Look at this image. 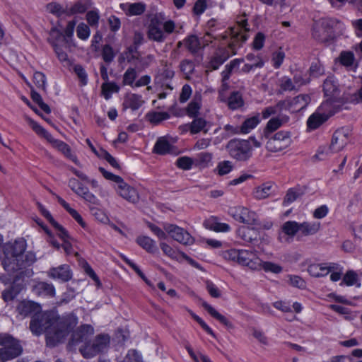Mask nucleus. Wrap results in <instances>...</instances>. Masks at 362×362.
<instances>
[{
  "mask_svg": "<svg viewBox=\"0 0 362 362\" xmlns=\"http://www.w3.org/2000/svg\"><path fill=\"white\" fill-rule=\"evenodd\" d=\"M18 310L24 315L34 313L30 329L35 335H40L45 332L47 344L49 346H54L63 341L65 336L78 323L77 317L73 314L63 321L54 320L50 317V313H40V305L33 301L21 302Z\"/></svg>",
  "mask_w": 362,
  "mask_h": 362,
  "instance_id": "nucleus-1",
  "label": "nucleus"
},
{
  "mask_svg": "<svg viewBox=\"0 0 362 362\" xmlns=\"http://www.w3.org/2000/svg\"><path fill=\"white\" fill-rule=\"evenodd\" d=\"M221 257L252 271H259L260 260L256 250L232 248L221 252Z\"/></svg>",
  "mask_w": 362,
  "mask_h": 362,
  "instance_id": "nucleus-2",
  "label": "nucleus"
},
{
  "mask_svg": "<svg viewBox=\"0 0 362 362\" xmlns=\"http://www.w3.org/2000/svg\"><path fill=\"white\" fill-rule=\"evenodd\" d=\"M148 228L160 240H165L168 234L174 240L185 245H191L194 243V238L188 231L176 225L165 223L163 229H161L154 224L149 223Z\"/></svg>",
  "mask_w": 362,
  "mask_h": 362,
  "instance_id": "nucleus-3",
  "label": "nucleus"
},
{
  "mask_svg": "<svg viewBox=\"0 0 362 362\" xmlns=\"http://www.w3.org/2000/svg\"><path fill=\"white\" fill-rule=\"evenodd\" d=\"M28 125L39 136L49 142L53 148L60 151L66 158L74 163L77 165H80V162L76 153L71 150L70 146L62 141L54 139L45 129H44L37 122L30 117H25Z\"/></svg>",
  "mask_w": 362,
  "mask_h": 362,
  "instance_id": "nucleus-4",
  "label": "nucleus"
},
{
  "mask_svg": "<svg viewBox=\"0 0 362 362\" xmlns=\"http://www.w3.org/2000/svg\"><path fill=\"white\" fill-rule=\"evenodd\" d=\"M28 125L39 136L49 142L53 148L60 151L66 158L74 163L77 165H80V162L76 153L71 150L70 146L62 141L54 139L45 129H44L37 122L30 117H25Z\"/></svg>",
  "mask_w": 362,
  "mask_h": 362,
  "instance_id": "nucleus-5",
  "label": "nucleus"
},
{
  "mask_svg": "<svg viewBox=\"0 0 362 362\" xmlns=\"http://www.w3.org/2000/svg\"><path fill=\"white\" fill-rule=\"evenodd\" d=\"M25 250V242L22 239L5 245V258L3 261L5 270L12 272L23 266V256Z\"/></svg>",
  "mask_w": 362,
  "mask_h": 362,
  "instance_id": "nucleus-6",
  "label": "nucleus"
},
{
  "mask_svg": "<svg viewBox=\"0 0 362 362\" xmlns=\"http://www.w3.org/2000/svg\"><path fill=\"white\" fill-rule=\"evenodd\" d=\"M247 21L245 19H242L236 26L231 28L228 33L224 35L220 34L218 36L221 35L223 40H227L226 43L231 50V54H235L236 47H240L247 40Z\"/></svg>",
  "mask_w": 362,
  "mask_h": 362,
  "instance_id": "nucleus-7",
  "label": "nucleus"
},
{
  "mask_svg": "<svg viewBox=\"0 0 362 362\" xmlns=\"http://www.w3.org/2000/svg\"><path fill=\"white\" fill-rule=\"evenodd\" d=\"M99 170L105 179L115 183L114 188L120 197L132 203H135L138 201L139 194L136 190L127 185L120 176L108 172L103 168H100Z\"/></svg>",
  "mask_w": 362,
  "mask_h": 362,
  "instance_id": "nucleus-8",
  "label": "nucleus"
},
{
  "mask_svg": "<svg viewBox=\"0 0 362 362\" xmlns=\"http://www.w3.org/2000/svg\"><path fill=\"white\" fill-rule=\"evenodd\" d=\"M0 362L11 360L22 352L19 342L6 334H0Z\"/></svg>",
  "mask_w": 362,
  "mask_h": 362,
  "instance_id": "nucleus-9",
  "label": "nucleus"
},
{
  "mask_svg": "<svg viewBox=\"0 0 362 362\" xmlns=\"http://www.w3.org/2000/svg\"><path fill=\"white\" fill-rule=\"evenodd\" d=\"M330 102L324 101L315 112L309 117L307 124L310 129H315L336 112Z\"/></svg>",
  "mask_w": 362,
  "mask_h": 362,
  "instance_id": "nucleus-10",
  "label": "nucleus"
},
{
  "mask_svg": "<svg viewBox=\"0 0 362 362\" xmlns=\"http://www.w3.org/2000/svg\"><path fill=\"white\" fill-rule=\"evenodd\" d=\"M42 214L47 219V221L54 227V232L63 242L62 247L66 254L73 252L72 238L69 236L68 232L57 221H54L48 210L43 207H40Z\"/></svg>",
  "mask_w": 362,
  "mask_h": 362,
  "instance_id": "nucleus-11",
  "label": "nucleus"
},
{
  "mask_svg": "<svg viewBox=\"0 0 362 362\" xmlns=\"http://www.w3.org/2000/svg\"><path fill=\"white\" fill-rule=\"evenodd\" d=\"M49 42L51 43L57 55L58 59L64 65L70 64L68 55L63 50V47H66L69 43L65 42L64 37L62 35L61 31L57 28H52L49 33Z\"/></svg>",
  "mask_w": 362,
  "mask_h": 362,
  "instance_id": "nucleus-12",
  "label": "nucleus"
},
{
  "mask_svg": "<svg viewBox=\"0 0 362 362\" xmlns=\"http://www.w3.org/2000/svg\"><path fill=\"white\" fill-rule=\"evenodd\" d=\"M227 148L230 156L238 160H246L251 156V147L247 141L232 140Z\"/></svg>",
  "mask_w": 362,
  "mask_h": 362,
  "instance_id": "nucleus-13",
  "label": "nucleus"
},
{
  "mask_svg": "<svg viewBox=\"0 0 362 362\" xmlns=\"http://www.w3.org/2000/svg\"><path fill=\"white\" fill-rule=\"evenodd\" d=\"M110 343L108 335H100L92 343L86 344L81 348V352L85 358H91L103 351Z\"/></svg>",
  "mask_w": 362,
  "mask_h": 362,
  "instance_id": "nucleus-14",
  "label": "nucleus"
},
{
  "mask_svg": "<svg viewBox=\"0 0 362 362\" xmlns=\"http://www.w3.org/2000/svg\"><path fill=\"white\" fill-rule=\"evenodd\" d=\"M228 214L236 221L246 225H256L257 222V214L248 209L241 206L229 209Z\"/></svg>",
  "mask_w": 362,
  "mask_h": 362,
  "instance_id": "nucleus-15",
  "label": "nucleus"
},
{
  "mask_svg": "<svg viewBox=\"0 0 362 362\" xmlns=\"http://www.w3.org/2000/svg\"><path fill=\"white\" fill-rule=\"evenodd\" d=\"M291 144V139L288 132H279L269 139L267 148L271 152H279L288 148Z\"/></svg>",
  "mask_w": 362,
  "mask_h": 362,
  "instance_id": "nucleus-16",
  "label": "nucleus"
},
{
  "mask_svg": "<svg viewBox=\"0 0 362 362\" xmlns=\"http://www.w3.org/2000/svg\"><path fill=\"white\" fill-rule=\"evenodd\" d=\"M350 131L348 128L337 129L333 135L331 148L334 152L341 151L349 143Z\"/></svg>",
  "mask_w": 362,
  "mask_h": 362,
  "instance_id": "nucleus-17",
  "label": "nucleus"
},
{
  "mask_svg": "<svg viewBox=\"0 0 362 362\" xmlns=\"http://www.w3.org/2000/svg\"><path fill=\"white\" fill-rule=\"evenodd\" d=\"M298 232H300L299 223L294 221H286L281 227L279 240L281 242L290 243Z\"/></svg>",
  "mask_w": 362,
  "mask_h": 362,
  "instance_id": "nucleus-18",
  "label": "nucleus"
},
{
  "mask_svg": "<svg viewBox=\"0 0 362 362\" xmlns=\"http://www.w3.org/2000/svg\"><path fill=\"white\" fill-rule=\"evenodd\" d=\"M323 89L325 92V95L327 97L325 101H329L332 104V107L335 110H337L338 105L336 104L337 103L338 94H337V84L334 78V77H328L325 81L324 82Z\"/></svg>",
  "mask_w": 362,
  "mask_h": 362,
  "instance_id": "nucleus-19",
  "label": "nucleus"
},
{
  "mask_svg": "<svg viewBox=\"0 0 362 362\" xmlns=\"http://www.w3.org/2000/svg\"><path fill=\"white\" fill-rule=\"evenodd\" d=\"M47 275L54 280L62 282L68 281L72 276L69 266L66 264L51 268L48 271Z\"/></svg>",
  "mask_w": 362,
  "mask_h": 362,
  "instance_id": "nucleus-20",
  "label": "nucleus"
},
{
  "mask_svg": "<svg viewBox=\"0 0 362 362\" xmlns=\"http://www.w3.org/2000/svg\"><path fill=\"white\" fill-rule=\"evenodd\" d=\"M310 98L305 95H300L292 100H286L284 103L285 108L291 112H296L304 109L308 104Z\"/></svg>",
  "mask_w": 362,
  "mask_h": 362,
  "instance_id": "nucleus-21",
  "label": "nucleus"
},
{
  "mask_svg": "<svg viewBox=\"0 0 362 362\" xmlns=\"http://www.w3.org/2000/svg\"><path fill=\"white\" fill-rule=\"evenodd\" d=\"M148 37L154 41L162 42L165 38L163 23L157 19H152L148 26Z\"/></svg>",
  "mask_w": 362,
  "mask_h": 362,
  "instance_id": "nucleus-22",
  "label": "nucleus"
},
{
  "mask_svg": "<svg viewBox=\"0 0 362 362\" xmlns=\"http://www.w3.org/2000/svg\"><path fill=\"white\" fill-rule=\"evenodd\" d=\"M203 225L205 228L216 233H226L230 230V227L228 223L219 222L215 216H211L206 219Z\"/></svg>",
  "mask_w": 362,
  "mask_h": 362,
  "instance_id": "nucleus-23",
  "label": "nucleus"
},
{
  "mask_svg": "<svg viewBox=\"0 0 362 362\" xmlns=\"http://www.w3.org/2000/svg\"><path fill=\"white\" fill-rule=\"evenodd\" d=\"M94 329L90 325H83L76 330L72 336L71 344H76L78 342L86 341L89 337L93 334Z\"/></svg>",
  "mask_w": 362,
  "mask_h": 362,
  "instance_id": "nucleus-24",
  "label": "nucleus"
},
{
  "mask_svg": "<svg viewBox=\"0 0 362 362\" xmlns=\"http://www.w3.org/2000/svg\"><path fill=\"white\" fill-rule=\"evenodd\" d=\"M330 263L312 264L308 268V272L313 277H324L329 274Z\"/></svg>",
  "mask_w": 362,
  "mask_h": 362,
  "instance_id": "nucleus-25",
  "label": "nucleus"
},
{
  "mask_svg": "<svg viewBox=\"0 0 362 362\" xmlns=\"http://www.w3.org/2000/svg\"><path fill=\"white\" fill-rule=\"evenodd\" d=\"M91 6L90 0H81L66 6V15L74 16L84 13Z\"/></svg>",
  "mask_w": 362,
  "mask_h": 362,
  "instance_id": "nucleus-26",
  "label": "nucleus"
},
{
  "mask_svg": "<svg viewBox=\"0 0 362 362\" xmlns=\"http://www.w3.org/2000/svg\"><path fill=\"white\" fill-rule=\"evenodd\" d=\"M121 9L129 16L141 15L145 11L146 6L144 4L138 3H124L120 4Z\"/></svg>",
  "mask_w": 362,
  "mask_h": 362,
  "instance_id": "nucleus-27",
  "label": "nucleus"
},
{
  "mask_svg": "<svg viewBox=\"0 0 362 362\" xmlns=\"http://www.w3.org/2000/svg\"><path fill=\"white\" fill-rule=\"evenodd\" d=\"M341 286H356L360 288L361 286V279L354 270H348L344 274L342 280L340 283Z\"/></svg>",
  "mask_w": 362,
  "mask_h": 362,
  "instance_id": "nucleus-28",
  "label": "nucleus"
},
{
  "mask_svg": "<svg viewBox=\"0 0 362 362\" xmlns=\"http://www.w3.org/2000/svg\"><path fill=\"white\" fill-rule=\"evenodd\" d=\"M58 202L64 208V209L71 216V217L83 228H86L87 224L83 219L81 214L74 208H72L69 203L60 197H57Z\"/></svg>",
  "mask_w": 362,
  "mask_h": 362,
  "instance_id": "nucleus-29",
  "label": "nucleus"
},
{
  "mask_svg": "<svg viewBox=\"0 0 362 362\" xmlns=\"http://www.w3.org/2000/svg\"><path fill=\"white\" fill-rule=\"evenodd\" d=\"M144 103L141 95L134 93H128L124 99L123 105L124 108H129L132 110H138Z\"/></svg>",
  "mask_w": 362,
  "mask_h": 362,
  "instance_id": "nucleus-30",
  "label": "nucleus"
},
{
  "mask_svg": "<svg viewBox=\"0 0 362 362\" xmlns=\"http://www.w3.org/2000/svg\"><path fill=\"white\" fill-rule=\"evenodd\" d=\"M160 247L163 254L172 259L182 262V257H184V252L180 251L176 248H173L166 243L160 240Z\"/></svg>",
  "mask_w": 362,
  "mask_h": 362,
  "instance_id": "nucleus-31",
  "label": "nucleus"
},
{
  "mask_svg": "<svg viewBox=\"0 0 362 362\" xmlns=\"http://www.w3.org/2000/svg\"><path fill=\"white\" fill-rule=\"evenodd\" d=\"M274 189V183L267 182L256 187L253 192V194L256 199H265L273 193Z\"/></svg>",
  "mask_w": 362,
  "mask_h": 362,
  "instance_id": "nucleus-32",
  "label": "nucleus"
},
{
  "mask_svg": "<svg viewBox=\"0 0 362 362\" xmlns=\"http://www.w3.org/2000/svg\"><path fill=\"white\" fill-rule=\"evenodd\" d=\"M136 243L149 253H156L158 250L156 243L148 236L141 235L136 240Z\"/></svg>",
  "mask_w": 362,
  "mask_h": 362,
  "instance_id": "nucleus-33",
  "label": "nucleus"
},
{
  "mask_svg": "<svg viewBox=\"0 0 362 362\" xmlns=\"http://www.w3.org/2000/svg\"><path fill=\"white\" fill-rule=\"evenodd\" d=\"M320 228V223L317 221L299 223L300 233L304 236L312 235L317 233Z\"/></svg>",
  "mask_w": 362,
  "mask_h": 362,
  "instance_id": "nucleus-34",
  "label": "nucleus"
},
{
  "mask_svg": "<svg viewBox=\"0 0 362 362\" xmlns=\"http://www.w3.org/2000/svg\"><path fill=\"white\" fill-rule=\"evenodd\" d=\"M334 23L332 21L327 20V19H322L319 22L316 23L314 28H313V33L315 37L317 38H322L324 37V35L329 33V28L328 27Z\"/></svg>",
  "mask_w": 362,
  "mask_h": 362,
  "instance_id": "nucleus-35",
  "label": "nucleus"
},
{
  "mask_svg": "<svg viewBox=\"0 0 362 362\" xmlns=\"http://www.w3.org/2000/svg\"><path fill=\"white\" fill-rule=\"evenodd\" d=\"M33 291L38 296H54L55 288L52 284L45 282H39L33 288Z\"/></svg>",
  "mask_w": 362,
  "mask_h": 362,
  "instance_id": "nucleus-36",
  "label": "nucleus"
},
{
  "mask_svg": "<svg viewBox=\"0 0 362 362\" xmlns=\"http://www.w3.org/2000/svg\"><path fill=\"white\" fill-rule=\"evenodd\" d=\"M340 64L350 70H354L356 67V62L354 54L350 51L342 52L338 59Z\"/></svg>",
  "mask_w": 362,
  "mask_h": 362,
  "instance_id": "nucleus-37",
  "label": "nucleus"
},
{
  "mask_svg": "<svg viewBox=\"0 0 362 362\" xmlns=\"http://www.w3.org/2000/svg\"><path fill=\"white\" fill-rule=\"evenodd\" d=\"M213 155L209 152L199 153L194 158V165L200 168H206L212 165Z\"/></svg>",
  "mask_w": 362,
  "mask_h": 362,
  "instance_id": "nucleus-38",
  "label": "nucleus"
},
{
  "mask_svg": "<svg viewBox=\"0 0 362 362\" xmlns=\"http://www.w3.org/2000/svg\"><path fill=\"white\" fill-rule=\"evenodd\" d=\"M264 270L267 273H272L274 274H279L282 272L283 267L275 262L270 261L260 260L259 271Z\"/></svg>",
  "mask_w": 362,
  "mask_h": 362,
  "instance_id": "nucleus-39",
  "label": "nucleus"
},
{
  "mask_svg": "<svg viewBox=\"0 0 362 362\" xmlns=\"http://www.w3.org/2000/svg\"><path fill=\"white\" fill-rule=\"evenodd\" d=\"M238 235L246 242H252L256 238L257 233L254 228L247 226H240L238 229Z\"/></svg>",
  "mask_w": 362,
  "mask_h": 362,
  "instance_id": "nucleus-40",
  "label": "nucleus"
},
{
  "mask_svg": "<svg viewBox=\"0 0 362 362\" xmlns=\"http://www.w3.org/2000/svg\"><path fill=\"white\" fill-rule=\"evenodd\" d=\"M91 214L95 220L102 224H110V220L106 212L98 206H90Z\"/></svg>",
  "mask_w": 362,
  "mask_h": 362,
  "instance_id": "nucleus-41",
  "label": "nucleus"
},
{
  "mask_svg": "<svg viewBox=\"0 0 362 362\" xmlns=\"http://www.w3.org/2000/svg\"><path fill=\"white\" fill-rule=\"evenodd\" d=\"M146 118L151 123L157 124L162 121L169 119L170 115L166 112L152 111L146 115Z\"/></svg>",
  "mask_w": 362,
  "mask_h": 362,
  "instance_id": "nucleus-42",
  "label": "nucleus"
},
{
  "mask_svg": "<svg viewBox=\"0 0 362 362\" xmlns=\"http://www.w3.org/2000/svg\"><path fill=\"white\" fill-rule=\"evenodd\" d=\"M233 170V165L231 161L223 160L217 163L214 172L220 176H223L229 174Z\"/></svg>",
  "mask_w": 362,
  "mask_h": 362,
  "instance_id": "nucleus-43",
  "label": "nucleus"
},
{
  "mask_svg": "<svg viewBox=\"0 0 362 362\" xmlns=\"http://www.w3.org/2000/svg\"><path fill=\"white\" fill-rule=\"evenodd\" d=\"M154 151L158 154H165L171 151V145L165 138L162 137L156 141Z\"/></svg>",
  "mask_w": 362,
  "mask_h": 362,
  "instance_id": "nucleus-44",
  "label": "nucleus"
},
{
  "mask_svg": "<svg viewBox=\"0 0 362 362\" xmlns=\"http://www.w3.org/2000/svg\"><path fill=\"white\" fill-rule=\"evenodd\" d=\"M204 308L208 311V313L215 317L216 320H218L220 322L223 324L224 325L227 327H230L231 323L228 320L227 317H226L224 315L219 313L214 308H213L211 305L204 303Z\"/></svg>",
  "mask_w": 362,
  "mask_h": 362,
  "instance_id": "nucleus-45",
  "label": "nucleus"
},
{
  "mask_svg": "<svg viewBox=\"0 0 362 362\" xmlns=\"http://www.w3.org/2000/svg\"><path fill=\"white\" fill-rule=\"evenodd\" d=\"M259 121L258 115L247 119L240 127V132L243 134L249 133L252 129L257 127L259 123Z\"/></svg>",
  "mask_w": 362,
  "mask_h": 362,
  "instance_id": "nucleus-46",
  "label": "nucleus"
},
{
  "mask_svg": "<svg viewBox=\"0 0 362 362\" xmlns=\"http://www.w3.org/2000/svg\"><path fill=\"white\" fill-rule=\"evenodd\" d=\"M101 88L102 94L106 100L110 99L114 93H117L119 90V86L112 82H105L103 83Z\"/></svg>",
  "mask_w": 362,
  "mask_h": 362,
  "instance_id": "nucleus-47",
  "label": "nucleus"
},
{
  "mask_svg": "<svg viewBox=\"0 0 362 362\" xmlns=\"http://www.w3.org/2000/svg\"><path fill=\"white\" fill-rule=\"evenodd\" d=\"M76 24V21L75 19L69 21L66 27L63 30V33H61L62 35L65 39L66 43H69L72 41L74 37V30Z\"/></svg>",
  "mask_w": 362,
  "mask_h": 362,
  "instance_id": "nucleus-48",
  "label": "nucleus"
},
{
  "mask_svg": "<svg viewBox=\"0 0 362 362\" xmlns=\"http://www.w3.org/2000/svg\"><path fill=\"white\" fill-rule=\"evenodd\" d=\"M329 308L343 315L344 318L348 320H352L356 316L355 313L352 312L349 308L341 305L332 304L329 305Z\"/></svg>",
  "mask_w": 362,
  "mask_h": 362,
  "instance_id": "nucleus-49",
  "label": "nucleus"
},
{
  "mask_svg": "<svg viewBox=\"0 0 362 362\" xmlns=\"http://www.w3.org/2000/svg\"><path fill=\"white\" fill-rule=\"evenodd\" d=\"M243 62V59H235L229 64L226 65L225 69L222 71L223 80L226 81L228 79L230 74L238 69Z\"/></svg>",
  "mask_w": 362,
  "mask_h": 362,
  "instance_id": "nucleus-50",
  "label": "nucleus"
},
{
  "mask_svg": "<svg viewBox=\"0 0 362 362\" xmlns=\"http://www.w3.org/2000/svg\"><path fill=\"white\" fill-rule=\"evenodd\" d=\"M330 280L333 282L339 281L343 274V267L336 263L330 262Z\"/></svg>",
  "mask_w": 362,
  "mask_h": 362,
  "instance_id": "nucleus-51",
  "label": "nucleus"
},
{
  "mask_svg": "<svg viewBox=\"0 0 362 362\" xmlns=\"http://www.w3.org/2000/svg\"><path fill=\"white\" fill-rule=\"evenodd\" d=\"M79 196L89 204V207L98 206L100 205V200L93 194L90 192L87 187H85Z\"/></svg>",
  "mask_w": 362,
  "mask_h": 362,
  "instance_id": "nucleus-52",
  "label": "nucleus"
},
{
  "mask_svg": "<svg viewBox=\"0 0 362 362\" xmlns=\"http://www.w3.org/2000/svg\"><path fill=\"white\" fill-rule=\"evenodd\" d=\"M94 153L100 159L107 160L112 166L118 168V163L115 158H113L107 151L103 148L96 149Z\"/></svg>",
  "mask_w": 362,
  "mask_h": 362,
  "instance_id": "nucleus-53",
  "label": "nucleus"
},
{
  "mask_svg": "<svg viewBox=\"0 0 362 362\" xmlns=\"http://www.w3.org/2000/svg\"><path fill=\"white\" fill-rule=\"evenodd\" d=\"M201 107V98L200 96H195L194 100L189 104L187 112L190 117H195L199 111Z\"/></svg>",
  "mask_w": 362,
  "mask_h": 362,
  "instance_id": "nucleus-54",
  "label": "nucleus"
},
{
  "mask_svg": "<svg viewBox=\"0 0 362 362\" xmlns=\"http://www.w3.org/2000/svg\"><path fill=\"white\" fill-rule=\"evenodd\" d=\"M76 35L81 40H87L90 35L89 26L85 23H80L76 28Z\"/></svg>",
  "mask_w": 362,
  "mask_h": 362,
  "instance_id": "nucleus-55",
  "label": "nucleus"
},
{
  "mask_svg": "<svg viewBox=\"0 0 362 362\" xmlns=\"http://www.w3.org/2000/svg\"><path fill=\"white\" fill-rule=\"evenodd\" d=\"M46 10L47 12L59 17L62 16L63 14H66V7H63L56 2L48 4L46 6Z\"/></svg>",
  "mask_w": 362,
  "mask_h": 362,
  "instance_id": "nucleus-56",
  "label": "nucleus"
},
{
  "mask_svg": "<svg viewBox=\"0 0 362 362\" xmlns=\"http://www.w3.org/2000/svg\"><path fill=\"white\" fill-rule=\"evenodd\" d=\"M206 122L205 120L201 118L195 119L190 125V132L192 134H197L202 130L206 132L208 129H206Z\"/></svg>",
  "mask_w": 362,
  "mask_h": 362,
  "instance_id": "nucleus-57",
  "label": "nucleus"
},
{
  "mask_svg": "<svg viewBox=\"0 0 362 362\" xmlns=\"http://www.w3.org/2000/svg\"><path fill=\"white\" fill-rule=\"evenodd\" d=\"M136 77V72L134 69L129 68L128 69L123 76V83L124 85L130 86L134 88L135 85V79Z\"/></svg>",
  "mask_w": 362,
  "mask_h": 362,
  "instance_id": "nucleus-58",
  "label": "nucleus"
},
{
  "mask_svg": "<svg viewBox=\"0 0 362 362\" xmlns=\"http://www.w3.org/2000/svg\"><path fill=\"white\" fill-rule=\"evenodd\" d=\"M98 9L94 8L86 13V21L90 26L98 27L100 20Z\"/></svg>",
  "mask_w": 362,
  "mask_h": 362,
  "instance_id": "nucleus-59",
  "label": "nucleus"
},
{
  "mask_svg": "<svg viewBox=\"0 0 362 362\" xmlns=\"http://www.w3.org/2000/svg\"><path fill=\"white\" fill-rule=\"evenodd\" d=\"M243 105V100L241 95L238 93H233L228 99V106L230 108L235 110Z\"/></svg>",
  "mask_w": 362,
  "mask_h": 362,
  "instance_id": "nucleus-60",
  "label": "nucleus"
},
{
  "mask_svg": "<svg viewBox=\"0 0 362 362\" xmlns=\"http://www.w3.org/2000/svg\"><path fill=\"white\" fill-rule=\"evenodd\" d=\"M287 278L288 284L293 287L304 288L306 286L305 281L299 276L288 275Z\"/></svg>",
  "mask_w": 362,
  "mask_h": 362,
  "instance_id": "nucleus-61",
  "label": "nucleus"
},
{
  "mask_svg": "<svg viewBox=\"0 0 362 362\" xmlns=\"http://www.w3.org/2000/svg\"><path fill=\"white\" fill-rule=\"evenodd\" d=\"M186 45L192 52H196L202 48L201 41L194 35L190 36L187 39Z\"/></svg>",
  "mask_w": 362,
  "mask_h": 362,
  "instance_id": "nucleus-62",
  "label": "nucleus"
},
{
  "mask_svg": "<svg viewBox=\"0 0 362 362\" xmlns=\"http://www.w3.org/2000/svg\"><path fill=\"white\" fill-rule=\"evenodd\" d=\"M33 81L38 88L46 89V77L45 74L40 71H36L33 74Z\"/></svg>",
  "mask_w": 362,
  "mask_h": 362,
  "instance_id": "nucleus-63",
  "label": "nucleus"
},
{
  "mask_svg": "<svg viewBox=\"0 0 362 362\" xmlns=\"http://www.w3.org/2000/svg\"><path fill=\"white\" fill-rule=\"evenodd\" d=\"M329 209L325 205H321L316 208L313 212V216L317 219H322L327 216Z\"/></svg>",
  "mask_w": 362,
  "mask_h": 362,
  "instance_id": "nucleus-64",
  "label": "nucleus"
}]
</instances>
